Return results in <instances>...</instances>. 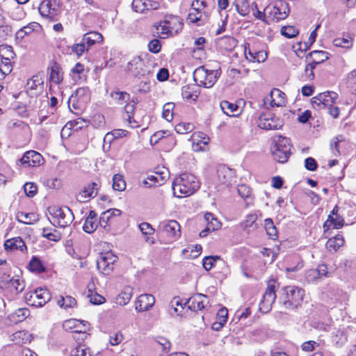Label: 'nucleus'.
<instances>
[{
    "label": "nucleus",
    "mask_w": 356,
    "mask_h": 356,
    "mask_svg": "<svg viewBox=\"0 0 356 356\" xmlns=\"http://www.w3.org/2000/svg\"><path fill=\"white\" fill-rule=\"evenodd\" d=\"M344 243V239L341 234H337L330 238L326 243V248L329 251H337Z\"/></svg>",
    "instance_id": "nucleus-29"
},
{
    "label": "nucleus",
    "mask_w": 356,
    "mask_h": 356,
    "mask_svg": "<svg viewBox=\"0 0 356 356\" xmlns=\"http://www.w3.org/2000/svg\"><path fill=\"white\" fill-rule=\"evenodd\" d=\"M111 97L115 101V104L122 105L130 100V95L124 91L115 90L111 92Z\"/></svg>",
    "instance_id": "nucleus-33"
},
{
    "label": "nucleus",
    "mask_w": 356,
    "mask_h": 356,
    "mask_svg": "<svg viewBox=\"0 0 356 356\" xmlns=\"http://www.w3.org/2000/svg\"><path fill=\"white\" fill-rule=\"evenodd\" d=\"M337 97V93L327 91L313 97L312 104L314 108L325 109L328 106H332Z\"/></svg>",
    "instance_id": "nucleus-9"
},
{
    "label": "nucleus",
    "mask_w": 356,
    "mask_h": 356,
    "mask_svg": "<svg viewBox=\"0 0 356 356\" xmlns=\"http://www.w3.org/2000/svg\"><path fill=\"white\" fill-rule=\"evenodd\" d=\"M1 278L3 279V277H1ZM1 282L3 283L8 284L10 290L16 294L22 292L25 288L24 281L19 277H13L8 281L2 280Z\"/></svg>",
    "instance_id": "nucleus-23"
},
{
    "label": "nucleus",
    "mask_w": 356,
    "mask_h": 356,
    "mask_svg": "<svg viewBox=\"0 0 356 356\" xmlns=\"http://www.w3.org/2000/svg\"><path fill=\"white\" fill-rule=\"evenodd\" d=\"M30 315V311L27 308H19L10 315V319L15 323L22 322Z\"/></svg>",
    "instance_id": "nucleus-30"
},
{
    "label": "nucleus",
    "mask_w": 356,
    "mask_h": 356,
    "mask_svg": "<svg viewBox=\"0 0 356 356\" xmlns=\"http://www.w3.org/2000/svg\"><path fill=\"white\" fill-rule=\"evenodd\" d=\"M220 74V69L212 70L206 69L204 66H200L194 71L193 79L197 86L210 88L215 84Z\"/></svg>",
    "instance_id": "nucleus-3"
},
{
    "label": "nucleus",
    "mask_w": 356,
    "mask_h": 356,
    "mask_svg": "<svg viewBox=\"0 0 356 356\" xmlns=\"http://www.w3.org/2000/svg\"><path fill=\"white\" fill-rule=\"evenodd\" d=\"M200 10V7L194 8L193 11L190 12L188 15L187 21L189 23L196 24L197 26L203 24Z\"/></svg>",
    "instance_id": "nucleus-40"
},
{
    "label": "nucleus",
    "mask_w": 356,
    "mask_h": 356,
    "mask_svg": "<svg viewBox=\"0 0 356 356\" xmlns=\"http://www.w3.org/2000/svg\"><path fill=\"white\" fill-rule=\"evenodd\" d=\"M132 296L133 289L130 286H125L116 296L115 302L120 305H125L129 303Z\"/></svg>",
    "instance_id": "nucleus-26"
},
{
    "label": "nucleus",
    "mask_w": 356,
    "mask_h": 356,
    "mask_svg": "<svg viewBox=\"0 0 356 356\" xmlns=\"http://www.w3.org/2000/svg\"><path fill=\"white\" fill-rule=\"evenodd\" d=\"M82 40L88 47H90L96 43H100L103 40V36L97 31H90L85 33Z\"/></svg>",
    "instance_id": "nucleus-27"
},
{
    "label": "nucleus",
    "mask_w": 356,
    "mask_h": 356,
    "mask_svg": "<svg viewBox=\"0 0 356 356\" xmlns=\"http://www.w3.org/2000/svg\"><path fill=\"white\" fill-rule=\"evenodd\" d=\"M265 229L267 234L270 237L277 236V231L273 220L270 218L265 220Z\"/></svg>",
    "instance_id": "nucleus-55"
},
{
    "label": "nucleus",
    "mask_w": 356,
    "mask_h": 356,
    "mask_svg": "<svg viewBox=\"0 0 356 356\" xmlns=\"http://www.w3.org/2000/svg\"><path fill=\"white\" fill-rule=\"evenodd\" d=\"M281 33L288 38H292L298 34V30L293 26H283Z\"/></svg>",
    "instance_id": "nucleus-56"
},
{
    "label": "nucleus",
    "mask_w": 356,
    "mask_h": 356,
    "mask_svg": "<svg viewBox=\"0 0 356 356\" xmlns=\"http://www.w3.org/2000/svg\"><path fill=\"white\" fill-rule=\"evenodd\" d=\"M144 63L139 56L134 57L127 64V71L134 76H140L145 74Z\"/></svg>",
    "instance_id": "nucleus-17"
},
{
    "label": "nucleus",
    "mask_w": 356,
    "mask_h": 356,
    "mask_svg": "<svg viewBox=\"0 0 356 356\" xmlns=\"http://www.w3.org/2000/svg\"><path fill=\"white\" fill-rule=\"evenodd\" d=\"M266 12L268 13V21L277 22L285 19L289 13L288 5L284 2H279L274 6H267Z\"/></svg>",
    "instance_id": "nucleus-10"
},
{
    "label": "nucleus",
    "mask_w": 356,
    "mask_h": 356,
    "mask_svg": "<svg viewBox=\"0 0 356 356\" xmlns=\"http://www.w3.org/2000/svg\"><path fill=\"white\" fill-rule=\"evenodd\" d=\"M244 54L247 59L252 62H264L267 56L266 54L263 51L252 52L250 49H247L246 45L245 46Z\"/></svg>",
    "instance_id": "nucleus-32"
},
{
    "label": "nucleus",
    "mask_w": 356,
    "mask_h": 356,
    "mask_svg": "<svg viewBox=\"0 0 356 356\" xmlns=\"http://www.w3.org/2000/svg\"><path fill=\"white\" fill-rule=\"evenodd\" d=\"M343 140V136H338L334 137L330 141V148L332 150L334 155L337 156V155L340 154L339 143L340 142H342Z\"/></svg>",
    "instance_id": "nucleus-60"
},
{
    "label": "nucleus",
    "mask_w": 356,
    "mask_h": 356,
    "mask_svg": "<svg viewBox=\"0 0 356 356\" xmlns=\"http://www.w3.org/2000/svg\"><path fill=\"white\" fill-rule=\"evenodd\" d=\"M305 291L296 286L282 287L278 293V302L286 309L295 310L302 305Z\"/></svg>",
    "instance_id": "nucleus-1"
},
{
    "label": "nucleus",
    "mask_w": 356,
    "mask_h": 356,
    "mask_svg": "<svg viewBox=\"0 0 356 356\" xmlns=\"http://www.w3.org/2000/svg\"><path fill=\"white\" fill-rule=\"evenodd\" d=\"M156 342L162 347L163 350L165 353H168L170 350L171 343L168 339L163 337H158L156 339Z\"/></svg>",
    "instance_id": "nucleus-62"
},
{
    "label": "nucleus",
    "mask_w": 356,
    "mask_h": 356,
    "mask_svg": "<svg viewBox=\"0 0 356 356\" xmlns=\"http://www.w3.org/2000/svg\"><path fill=\"white\" fill-rule=\"evenodd\" d=\"M7 10L8 15L9 17L15 21H21L25 18L26 13L24 8L20 7L19 4L13 7L5 8Z\"/></svg>",
    "instance_id": "nucleus-25"
},
{
    "label": "nucleus",
    "mask_w": 356,
    "mask_h": 356,
    "mask_svg": "<svg viewBox=\"0 0 356 356\" xmlns=\"http://www.w3.org/2000/svg\"><path fill=\"white\" fill-rule=\"evenodd\" d=\"M40 28H41V26L39 23L33 22L29 23L26 26H24L22 28H21L19 29V33H22L23 32H24V33L30 34L33 31H38Z\"/></svg>",
    "instance_id": "nucleus-59"
},
{
    "label": "nucleus",
    "mask_w": 356,
    "mask_h": 356,
    "mask_svg": "<svg viewBox=\"0 0 356 356\" xmlns=\"http://www.w3.org/2000/svg\"><path fill=\"white\" fill-rule=\"evenodd\" d=\"M29 267L31 271L37 273H42L45 271V268L40 259L35 256L31 258L29 262Z\"/></svg>",
    "instance_id": "nucleus-47"
},
{
    "label": "nucleus",
    "mask_w": 356,
    "mask_h": 356,
    "mask_svg": "<svg viewBox=\"0 0 356 356\" xmlns=\"http://www.w3.org/2000/svg\"><path fill=\"white\" fill-rule=\"evenodd\" d=\"M50 80L56 84H59L63 81V73L60 72V65L54 63L51 67Z\"/></svg>",
    "instance_id": "nucleus-39"
},
{
    "label": "nucleus",
    "mask_w": 356,
    "mask_h": 356,
    "mask_svg": "<svg viewBox=\"0 0 356 356\" xmlns=\"http://www.w3.org/2000/svg\"><path fill=\"white\" fill-rule=\"evenodd\" d=\"M238 193L239 195L244 199L246 202V204L249 205L252 203V197L251 196V189L250 188L245 185L242 184L238 186Z\"/></svg>",
    "instance_id": "nucleus-37"
},
{
    "label": "nucleus",
    "mask_w": 356,
    "mask_h": 356,
    "mask_svg": "<svg viewBox=\"0 0 356 356\" xmlns=\"http://www.w3.org/2000/svg\"><path fill=\"white\" fill-rule=\"evenodd\" d=\"M233 4L236 10L241 16H246L250 13V5L248 0H235Z\"/></svg>",
    "instance_id": "nucleus-36"
},
{
    "label": "nucleus",
    "mask_w": 356,
    "mask_h": 356,
    "mask_svg": "<svg viewBox=\"0 0 356 356\" xmlns=\"http://www.w3.org/2000/svg\"><path fill=\"white\" fill-rule=\"evenodd\" d=\"M99 184L97 182H92L85 186L78 195L76 199L79 202H86L90 198L95 197L97 195Z\"/></svg>",
    "instance_id": "nucleus-14"
},
{
    "label": "nucleus",
    "mask_w": 356,
    "mask_h": 356,
    "mask_svg": "<svg viewBox=\"0 0 356 356\" xmlns=\"http://www.w3.org/2000/svg\"><path fill=\"white\" fill-rule=\"evenodd\" d=\"M220 106L224 113L227 115H234L232 113L237 111L239 108L238 106L236 104L226 100L222 101Z\"/></svg>",
    "instance_id": "nucleus-44"
},
{
    "label": "nucleus",
    "mask_w": 356,
    "mask_h": 356,
    "mask_svg": "<svg viewBox=\"0 0 356 356\" xmlns=\"http://www.w3.org/2000/svg\"><path fill=\"white\" fill-rule=\"evenodd\" d=\"M208 303L207 297L203 294H197L188 301V307L192 311L202 310Z\"/></svg>",
    "instance_id": "nucleus-18"
},
{
    "label": "nucleus",
    "mask_w": 356,
    "mask_h": 356,
    "mask_svg": "<svg viewBox=\"0 0 356 356\" xmlns=\"http://www.w3.org/2000/svg\"><path fill=\"white\" fill-rule=\"evenodd\" d=\"M310 57L312 60V63L314 65L316 66V65L320 64L321 63H323L324 61L327 60L328 59V53L324 51H312L310 52L307 56Z\"/></svg>",
    "instance_id": "nucleus-31"
},
{
    "label": "nucleus",
    "mask_w": 356,
    "mask_h": 356,
    "mask_svg": "<svg viewBox=\"0 0 356 356\" xmlns=\"http://www.w3.org/2000/svg\"><path fill=\"white\" fill-rule=\"evenodd\" d=\"M110 215L111 214L108 211H104L102 213L99 219V226L103 227L106 231H108L110 229V226L108 225V222L111 219Z\"/></svg>",
    "instance_id": "nucleus-52"
},
{
    "label": "nucleus",
    "mask_w": 356,
    "mask_h": 356,
    "mask_svg": "<svg viewBox=\"0 0 356 356\" xmlns=\"http://www.w3.org/2000/svg\"><path fill=\"white\" fill-rule=\"evenodd\" d=\"M252 10L253 12V15L257 19H261L267 24H270V22L268 21V19H266V18H268V13L266 12V9L264 10V13L259 10L257 3H254L252 5Z\"/></svg>",
    "instance_id": "nucleus-54"
},
{
    "label": "nucleus",
    "mask_w": 356,
    "mask_h": 356,
    "mask_svg": "<svg viewBox=\"0 0 356 356\" xmlns=\"http://www.w3.org/2000/svg\"><path fill=\"white\" fill-rule=\"evenodd\" d=\"M257 123L261 129L266 130L280 129L283 126L282 120L270 112L261 114Z\"/></svg>",
    "instance_id": "nucleus-8"
},
{
    "label": "nucleus",
    "mask_w": 356,
    "mask_h": 356,
    "mask_svg": "<svg viewBox=\"0 0 356 356\" xmlns=\"http://www.w3.org/2000/svg\"><path fill=\"white\" fill-rule=\"evenodd\" d=\"M15 56V54L11 46L8 44L0 45V57L1 59L11 60L14 58Z\"/></svg>",
    "instance_id": "nucleus-42"
},
{
    "label": "nucleus",
    "mask_w": 356,
    "mask_h": 356,
    "mask_svg": "<svg viewBox=\"0 0 356 356\" xmlns=\"http://www.w3.org/2000/svg\"><path fill=\"white\" fill-rule=\"evenodd\" d=\"M204 220L207 222L208 229L211 232L218 229L221 226L220 221L211 213H205Z\"/></svg>",
    "instance_id": "nucleus-35"
},
{
    "label": "nucleus",
    "mask_w": 356,
    "mask_h": 356,
    "mask_svg": "<svg viewBox=\"0 0 356 356\" xmlns=\"http://www.w3.org/2000/svg\"><path fill=\"white\" fill-rule=\"evenodd\" d=\"M159 179L162 180L163 177L160 175L155 173V175L147 176V179L143 181V184L149 188L155 184L161 185V183L159 181Z\"/></svg>",
    "instance_id": "nucleus-51"
},
{
    "label": "nucleus",
    "mask_w": 356,
    "mask_h": 356,
    "mask_svg": "<svg viewBox=\"0 0 356 356\" xmlns=\"http://www.w3.org/2000/svg\"><path fill=\"white\" fill-rule=\"evenodd\" d=\"M346 341L347 335L343 330H338L332 336V341L337 347L342 346Z\"/></svg>",
    "instance_id": "nucleus-38"
},
{
    "label": "nucleus",
    "mask_w": 356,
    "mask_h": 356,
    "mask_svg": "<svg viewBox=\"0 0 356 356\" xmlns=\"http://www.w3.org/2000/svg\"><path fill=\"white\" fill-rule=\"evenodd\" d=\"M155 303V298L152 294H141L136 302L135 309L138 312L148 311Z\"/></svg>",
    "instance_id": "nucleus-16"
},
{
    "label": "nucleus",
    "mask_w": 356,
    "mask_h": 356,
    "mask_svg": "<svg viewBox=\"0 0 356 356\" xmlns=\"http://www.w3.org/2000/svg\"><path fill=\"white\" fill-rule=\"evenodd\" d=\"M18 162L25 167H35L42 164L43 158L40 153L29 150L24 154Z\"/></svg>",
    "instance_id": "nucleus-13"
},
{
    "label": "nucleus",
    "mask_w": 356,
    "mask_h": 356,
    "mask_svg": "<svg viewBox=\"0 0 356 356\" xmlns=\"http://www.w3.org/2000/svg\"><path fill=\"white\" fill-rule=\"evenodd\" d=\"M200 95V91L196 85H186L181 88L182 97L188 101L195 102Z\"/></svg>",
    "instance_id": "nucleus-22"
},
{
    "label": "nucleus",
    "mask_w": 356,
    "mask_h": 356,
    "mask_svg": "<svg viewBox=\"0 0 356 356\" xmlns=\"http://www.w3.org/2000/svg\"><path fill=\"white\" fill-rule=\"evenodd\" d=\"M98 226H99V221H97V213L95 211L91 210L85 220L83 229L84 232L91 234L97 229Z\"/></svg>",
    "instance_id": "nucleus-21"
},
{
    "label": "nucleus",
    "mask_w": 356,
    "mask_h": 356,
    "mask_svg": "<svg viewBox=\"0 0 356 356\" xmlns=\"http://www.w3.org/2000/svg\"><path fill=\"white\" fill-rule=\"evenodd\" d=\"M139 228L141 232L145 236L152 235L155 231L152 226L146 222L140 223L139 225Z\"/></svg>",
    "instance_id": "nucleus-64"
},
{
    "label": "nucleus",
    "mask_w": 356,
    "mask_h": 356,
    "mask_svg": "<svg viewBox=\"0 0 356 356\" xmlns=\"http://www.w3.org/2000/svg\"><path fill=\"white\" fill-rule=\"evenodd\" d=\"M24 191L28 197H34L38 192V186L35 183L29 182L24 185Z\"/></svg>",
    "instance_id": "nucleus-57"
},
{
    "label": "nucleus",
    "mask_w": 356,
    "mask_h": 356,
    "mask_svg": "<svg viewBox=\"0 0 356 356\" xmlns=\"http://www.w3.org/2000/svg\"><path fill=\"white\" fill-rule=\"evenodd\" d=\"M4 248L7 251L20 250L24 252L26 250L25 242L20 237H15L7 239L4 242Z\"/></svg>",
    "instance_id": "nucleus-19"
},
{
    "label": "nucleus",
    "mask_w": 356,
    "mask_h": 356,
    "mask_svg": "<svg viewBox=\"0 0 356 356\" xmlns=\"http://www.w3.org/2000/svg\"><path fill=\"white\" fill-rule=\"evenodd\" d=\"M277 298L276 286L275 283H268L262 299L259 302V310L262 313H268L272 308V305Z\"/></svg>",
    "instance_id": "nucleus-11"
},
{
    "label": "nucleus",
    "mask_w": 356,
    "mask_h": 356,
    "mask_svg": "<svg viewBox=\"0 0 356 356\" xmlns=\"http://www.w3.org/2000/svg\"><path fill=\"white\" fill-rule=\"evenodd\" d=\"M113 188L115 191H123L126 188V182L120 174H115L113 177Z\"/></svg>",
    "instance_id": "nucleus-43"
},
{
    "label": "nucleus",
    "mask_w": 356,
    "mask_h": 356,
    "mask_svg": "<svg viewBox=\"0 0 356 356\" xmlns=\"http://www.w3.org/2000/svg\"><path fill=\"white\" fill-rule=\"evenodd\" d=\"M57 302L60 307H64L65 309L72 308L76 305L75 298L69 296L65 297L60 296Z\"/></svg>",
    "instance_id": "nucleus-46"
},
{
    "label": "nucleus",
    "mask_w": 356,
    "mask_h": 356,
    "mask_svg": "<svg viewBox=\"0 0 356 356\" xmlns=\"http://www.w3.org/2000/svg\"><path fill=\"white\" fill-rule=\"evenodd\" d=\"M156 30L158 31L157 33L161 35H168L172 32V28L170 26V23L168 21L161 22L160 24L156 26Z\"/></svg>",
    "instance_id": "nucleus-53"
},
{
    "label": "nucleus",
    "mask_w": 356,
    "mask_h": 356,
    "mask_svg": "<svg viewBox=\"0 0 356 356\" xmlns=\"http://www.w3.org/2000/svg\"><path fill=\"white\" fill-rule=\"evenodd\" d=\"M333 44L335 47L349 48L352 46V40L348 38H338L333 40Z\"/></svg>",
    "instance_id": "nucleus-61"
},
{
    "label": "nucleus",
    "mask_w": 356,
    "mask_h": 356,
    "mask_svg": "<svg viewBox=\"0 0 356 356\" xmlns=\"http://www.w3.org/2000/svg\"><path fill=\"white\" fill-rule=\"evenodd\" d=\"M159 229L172 240L177 238L181 235L180 225L176 220H172L161 222Z\"/></svg>",
    "instance_id": "nucleus-12"
},
{
    "label": "nucleus",
    "mask_w": 356,
    "mask_h": 356,
    "mask_svg": "<svg viewBox=\"0 0 356 356\" xmlns=\"http://www.w3.org/2000/svg\"><path fill=\"white\" fill-rule=\"evenodd\" d=\"M51 294L47 289L38 288L25 295L26 302L31 306L42 307L51 300Z\"/></svg>",
    "instance_id": "nucleus-6"
},
{
    "label": "nucleus",
    "mask_w": 356,
    "mask_h": 356,
    "mask_svg": "<svg viewBox=\"0 0 356 356\" xmlns=\"http://www.w3.org/2000/svg\"><path fill=\"white\" fill-rule=\"evenodd\" d=\"M125 115H124V119L127 121L130 124L131 127H138L137 122L134 120V115L136 107L134 106V104H129L128 102L124 107Z\"/></svg>",
    "instance_id": "nucleus-34"
},
{
    "label": "nucleus",
    "mask_w": 356,
    "mask_h": 356,
    "mask_svg": "<svg viewBox=\"0 0 356 356\" xmlns=\"http://www.w3.org/2000/svg\"><path fill=\"white\" fill-rule=\"evenodd\" d=\"M219 181L228 186L234 177V171L226 165L220 166L217 171Z\"/></svg>",
    "instance_id": "nucleus-20"
},
{
    "label": "nucleus",
    "mask_w": 356,
    "mask_h": 356,
    "mask_svg": "<svg viewBox=\"0 0 356 356\" xmlns=\"http://www.w3.org/2000/svg\"><path fill=\"white\" fill-rule=\"evenodd\" d=\"M70 356H92V353L90 348L85 344L79 343L72 350Z\"/></svg>",
    "instance_id": "nucleus-45"
},
{
    "label": "nucleus",
    "mask_w": 356,
    "mask_h": 356,
    "mask_svg": "<svg viewBox=\"0 0 356 356\" xmlns=\"http://www.w3.org/2000/svg\"><path fill=\"white\" fill-rule=\"evenodd\" d=\"M42 79L38 76H34L28 80L26 86L29 90H36L38 86H42Z\"/></svg>",
    "instance_id": "nucleus-58"
},
{
    "label": "nucleus",
    "mask_w": 356,
    "mask_h": 356,
    "mask_svg": "<svg viewBox=\"0 0 356 356\" xmlns=\"http://www.w3.org/2000/svg\"><path fill=\"white\" fill-rule=\"evenodd\" d=\"M49 213L53 218V224H57L60 227H67L74 218L72 210L68 207H53L49 209Z\"/></svg>",
    "instance_id": "nucleus-5"
},
{
    "label": "nucleus",
    "mask_w": 356,
    "mask_h": 356,
    "mask_svg": "<svg viewBox=\"0 0 356 356\" xmlns=\"http://www.w3.org/2000/svg\"><path fill=\"white\" fill-rule=\"evenodd\" d=\"M40 15L50 22H57L60 16V10L56 6L55 0H44L39 6Z\"/></svg>",
    "instance_id": "nucleus-7"
},
{
    "label": "nucleus",
    "mask_w": 356,
    "mask_h": 356,
    "mask_svg": "<svg viewBox=\"0 0 356 356\" xmlns=\"http://www.w3.org/2000/svg\"><path fill=\"white\" fill-rule=\"evenodd\" d=\"M42 236L52 241H58L61 238V234L56 229L53 231L49 228H44L42 230Z\"/></svg>",
    "instance_id": "nucleus-49"
},
{
    "label": "nucleus",
    "mask_w": 356,
    "mask_h": 356,
    "mask_svg": "<svg viewBox=\"0 0 356 356\" xmlns=\"http://www.w3.org/2000/svg\"><path fill=\"white\" fill-rule=\"evenodd\" d=\"M200 188L197 178L188 173H183L176 177L172 184L173 195L181 198L193 194Z\"/></svg>",
    "instance_id": "nucleus-2"
},
{
    "label": "nucleus",
    "mask_w": 356,
    "mask_h": 356,
    "mask_svg": "<svg viewBox=\"0 0 356 356\" xmlns=\"http://www.w3.org/2000/svg\"><path fill=\"white\" fill-rule=\"evenodd\" d=\"M17 220L26 225H33L39 220V215L36 213L19 211L17 214Z\"/></svg>",
    "instance_id": "nucleus-24"
},
{
    "label": "nucleus",
    "mask_w": 356,
    "mask_h": 356,
    "mask_svg": "<svg viewBox=\"0 0 356 356\" xmlns=\"http://www.w3.org/2000/svg\"><path fill=\"white\" fill-rule=\"evenodd\" d=\"M161 44L158 39L152 40L148 44L149 51L153 54H157L161 51Z\"/></svg>",
    "instance_id": "nucleus-63"
},
{
    "label": "nucleus",
    "mask_w": 356,
    "mask_h": 356,
    "mask_svg": "<svg viewBox=\"0 0 356 356\" xmlns=\"http://www.w3.org/2000/svg\"><path fill=\"white\" fill-rule=\"evenodd\" d=\"M175 104L172 102H168L163 105L162 116L168 122H170L173 118V109Z\"/></svg>",
    "instance_id": "nucleus-48"
},
{
    "label": "nucleus",
    "mask_w": 356,
    "mask_h": 356,
    "mask_svg": "<svg viewBox=\"0 0 356 356\" xmlns=\"http://www.w3.org/2000/svg\"><path fill=\"white\" fill-rule=\"evenodd\" d=\"M274 145L271 148L273 159L279 163H286L291 152L289 138L277 136L273 139Z\"/></svg>",
    "instance_id": "nucleus-4"
},
{
    "label": "nucleus",
    "mask_w": 356,
    "mask_h": 356,
    "mask_svg": "<svg viewBox=\"0 0 356 356\" xmlns=\"http://www.w3.org/2000/svg\"><path fill=\"white\" fill-rule=\"evenodd\" d=\"M346 83L350 91L356 94V69L348 74Z\"/></svg>",
    "instance_id": "nucleus-50"
},
{
    "label": "nucleus",
    "mask_w": 356,
    "mask_h": 356,
    "mask_svg": "<svg viewBox=\"0 0 356 356\" xmlns=\"http://www.w3.org/2000/svg\"><path fill=\"white\" fill-rule=\"evenodd\" d=\"M116 259V256L107 252L102 255L97 260V268L99 270H102L104 274L108 275L113 270V265Z\"/></svg>",
    "instance_id": "nucleus-15"
},
{
    "label": "nucleus",
    "mask_w": 356,
    "mask_h": 356,
    "mask_svg": "<svg viewBox=\"0 0 356 356\" xmlns=\"http://www.w3.org/2000/svg\"><path fill=\"white\" fill-rule=\"evenodd\" d=\"M344 220L339 216L334 218L332 215H329L327 220L323 224V227H329L330 225H333L334 228L339 229L343 227Z\"/></svg>",
    "instance_id": "nucleus-41"
},
{
    "label": "nucleus",
    "mask_w": 356,
    "mask_h": 356,
    "mask_svg": "<svg viewBox=\"0 0 356 356\" xmlns=\"http://www.w3.org/2000/svg\"><path fill=\"white\" fill-rule=\"evenodd\" d=\"M326 265L321 264L316 269H312L307 272V278L309 280H312L321 279L322 277H327L328 273Z\"/></svg>",
    "instance_id": "nucleus-28"
}]
</instances>
